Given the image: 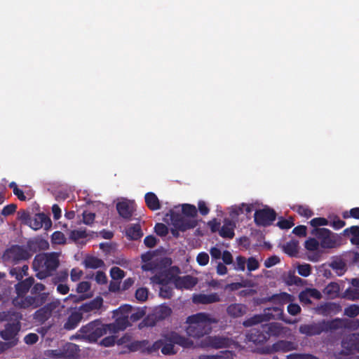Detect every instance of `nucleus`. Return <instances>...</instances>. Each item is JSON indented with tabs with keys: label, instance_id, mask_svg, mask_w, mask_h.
Segmentation results:
<instances>
[{
	"label": "nucleus",
	"instance_id": "37998d69",
	"mask_svg": "<svg viewBox=\"0 0 359 359\" xmlns=\"http://www.w3.org/2000/svg\"><path fill=\"white\" fill-rule=\"evenodd\" d=\"M344 315L349 318H355L359 315V306L351 304L344 309Z\"/></svg>",
	"mask_w": 359,
	"mask_h": 359
},
{
	"label": "nucleus",
	"instance_id": "69168bd1",
	"mask_svg": "<svg viewBox=\"0 0 359 359\" xmlns=\"http://www.w3.org/2000/svg\"><path fill=\"white\" fill-rule=\"evenodd\" d=\"M10 275L12 277H14L18 282L23 280L25 275H22V273L20 271L18 267H13L10 269L9 271Z\"/></svg>",
	"mask_w": 359,
	"mask_h": 359
},
{
	"label": "nucleus",
	"instance_id": "1a4fd4ad",
	"mask_svg": "<svg viewBox=\"0 0 359 359\" xmlns=\"http://www.w3.org/2000/svg\"><path fill=\"white\" fill-rule=\"evenodd\" d=\"M311 234L320 241L322 248L332 249L340 245L337 236L328 229H313Z\"/></svg>",
	"mask_w": 359,
	"mask_h": 359
},
{
	"label": "nucleus",
	"instance_id": "2eb2a0df",
	"mask_svg": "<svg viewBox=\"0 0 359 359\" xmlns=\"http://www.w3.org/2000/svg\"><path fill=\"white\" fill-rule=\"evenodd\" d=\"M45 290L46 286L43 284L41 283H34V285L31 287V294H29V297H35L37 298L38 296L43 295V299L41 300V302H39L38 303H36L35 304H34V305H31V309H38L39 307L42 306V305H43L46 302L49 296V293L44 292Z\"/></svg>",
	"mask_w": 359,
	"mask_h": 359
},
{
	"label": "nucleus",
	"instance_id": "cd10ccee",
	"mask_svg": "<svg viewBox=\"0 0 359 359\" xmlns=\"http://www.w3.org/2000/svg\"><path fill=\"white\" fill-rule=\"evenodd\" d=\"M319 313L323 316H328L332 313H337L341 310L339 304L334 302H327L318 306Z\"/></svg>",
	"mask_w": 359,
	"mask_h": 359
},
{
	"label": "nucleus",
	"instance_id": "a878e982",
	"mask_svg": "<svg viewBox=\"0 0 359 359\" xmlns=\"http://www.w3.org/2000/svg\"><path fill=\"white\" fill-rule=\"evenodd\" d=\"M247 312V306L243 304L234 303L226 308L227 314L233 318L244 316Z\"/></svg>",
	"mask_w": 359,
	"mask_h": 359
},
{
	"label": "nucleus",
	"instance_id": "e2e57ef3",
	"mask_svg": "<svg viewBox=\"0 0 359 359\" xmlns=\"http://www.w3.org/2000/svg\"><path fill=\"white\" fill-rule=\"evenodd\" d=\"M95 218V213L84 212L83 213V222L87 225H90L93 223Z\"/></svg>",
	"mask_w": 359,
	"mask_h": 359
},
{
	"label": "nucleus",
	"instance_id": "79ce46f5",
	"mask_svg": "<svg viewBox=\"0 0 359 359\" xmlns=\"http://www.w3.org/2000/svg\"><path fill=\"white\" fill-rule=\"evenodd\" d=\"M310 225L313 229H320V226L328 225L329 222L324 217H316L309 222Z\"/></svg>",
	"mask_w": 359,
	"mask_h": 359
},
{
	"label": "nucleus",
	"instance_id": "603ef678",
	"mask_svg": "<svg viewBox=\"0 0 359 359\" xmlns=\"http://www.w3.org/2000/svg\"><path fill=\"white\" fill-rule=\"evenodd\" d=\"M39 219L40 218L38 217V214H36L33 218H30L27 225H29L34 230L40 229L42 228V224L41 223V220Z\"/></svg>",
	"mask_w": 359,
	"mask_h": 359
},
{
	"label": "nucleus",
	"instance_id": "3c124183",
	"mask_svg": "<svg viewBox=\"0 0 359 359\" xmlns=\"http://www.w3.org/2000/svg\"><path fill=\"white\" fill-rule=\"evenodd\" d=\"M297 271L300 276L307 277L311 273V266L309 264H301L298 266Z\"/></svg>",
	"mask_w": 359,
	"mask_h": 359
},
{
	"label": "nucleus",
	"instance_id": "423d86ee",
	"mask_svg": "<svg viewBox=\"0 0 359 359\" xmlns=\"http://www.w3.org/2000/svg\"><path fill=\"white\" fill-rule=\"evenodd\" d=\"M166 216H170L171 224L173 226L170 232L173 237L176 238L180 237V231L184 232L195 228L198 225L197 219H188L182 216L180 212L173 210H170Z\"/></svg>",
	"mask_w": 359,
	"mask_h": 359
},
{
	"label": "nucleus",
	"instance_id": "c9c22d12",
	"mask_svg": "<svg viewBox=\"0 0 359 359\" xmlns=\"http://www.w3.org/2000/svg\"><path fill=\"white\" fill-rule=\"evenodd\" d=\"M285 283L287 285H302L303 280L299 276H296L294 272H290L285 278Z\"/></svg>",
	"mask_w": 359,
	"mask_h": 359
},
{
	"label": "nucleus",
	"instance_id": "7c9ffc66",
	"mask_svg": "<svg viewBox=\"0 0 359 359\" xmlns=\"http://www.w3.org/2000/svg\"><path fill=\"white\" fill-rule=\"evenodd\" d=\"M126 236L130 240L137 241L142 237L143 233L139 224L128 226L126 230Z\"/></svg>",
	"mask_w": 359,
	"mask_h": 359
},
{
	"label": "nucleus",
	"instance_id": "338daca9",
	"mask_svg": "<svg viewBox=\"0 0 359 359\" xmlns=\"http://www.w3.org/2000/svg\"><path fill=\"white\" fill-rule=\"evenodd\" d=\"M307 228L304 225H299L294 227L292 230V233L299 237H305L306 236Z\"/></svg>",
	"mask_w": 359,
	"mask_h": 359
},
{
	"label": "nucleus",
	"instance_id": "0eeeda50",
	"mask_svg": "<svg viewBox=\"0 0 359 359\" xmlns=\"http://www.w3.org/2000/svg\"><path fill=\"white\" fill-rule=\"evenodd\" d=\"M163 340L164 342L161 348V353L164 355H173L175 353L174 344L180 345L184 348H190L194 345L193 341L175 332L164 335Z\"/></svg>",
	"mask_w": 359,
	"mask_h": 359
},
{
	"label": "nucleus",
	"instance_id": "bb28decb",
	"mask_svg": "<svg viewBox=\"0 0 359 359\" xmlns=\"http://www.w3.org/2000/svg\"><path fill=\"white\" fill-rule=\"evenodd\" d=\"M83 318V315L78 309L72 311L64 324V328L67 330L74 329Z\"/></svg>",
	"mask_w": 359,
	"mask_h": 359
},
{
	"label": "nucleus",
	"instance_id": "f3484780",
	"mask_svg": "<svg viewBox=\"0 0 359 359\" xmlns=\"http://www.w3.org/2000/svg\"><path fill=\"white\" fill-rule=\"evenodd\" d=\"M332 331L341 328L357 330L359 327V320L357 319L349 320L346 318H334L331 320Z\"/></svg>",
	"mask_w": 359,
	"mask_h": 359
},
{
	"label": "nucleus",
	"instance_id": "a18cd8bd",
	"mask_svg": "<svg viewBox=\"0 0 359 359\" xmlns=\"http://www.w3.org/2000/svg\"><path fill=\"white\" fill-rule=\"evenodd\" d=\"M246 259L245 257L239 255L236 259V263L233 268L236 271H244L245 269Z\"/></svg>",
	"mask_w": 359,
	"mask_h": 359
},
{
	"label": "nucleus",
	"instance_id": "a19ab883",
	"mask_svg": "<svg viewBox=\"0 0 359 359\" xmlns=\"http://www.w3.org/2000/svg\"><path fill=\"white\" fill-rule=\"evenodd\" d=\"M209 344L216 348H222L225 344V339L219 337H208Z\"/></svg>",
	"mask_w": 359,
	"mask_h": 359
},
{
	"label": "nucleus",
	"instance_id": "c03bdc74",
	"mask_svg": "<svg viewBox=\"0 0 359 359\" xmlns=\"http://www.w3.org/2000/svg\"><path fill=\"white\" fill-rule=\"evenodd\" d=\"M110 276L114 280H120L125 276V272L119 267L114 266L110 270Z\"/></svg>",
	"mask_w": 359,
	"mask_h": 359
},
{
	"label": "nucleus",
	"instance_id": "bf43d9fd",
	"mask_svg": "<svg viewBox=\"0 0 359 359\" xmlns=\"http://www.w3.org/2000/svg\"><path fill=\"white\" fill-rule=\"evenodd\" d=\"M38 217L41 218L39 219L41 220V223L42 224V227L44 226V228L46 229H48L49 227L51 226L52 222H51L50 217H48L46 214H44V213H38Z\"/></svg>",
	"mask_w": 359,
	"mask_h": 359
},
{
	"label": "nucleus",
	"instance_id": "774afa93",
	"mask_svg": "<svg viewBox=\"0 0 359 359\" xmlns=\"http://www.w3.org/2000/svg\"><path fill=\"white\" fill-rule=\"evenodd\" d=\"M144 245L149 248H154L157 243V239L152 235L147 236L144 239Z\"/></svg>",
	"mask_w": 359,
	"mask_h": 359
},
{
	"label": "nucleus",
	"instance_id": "ddd939ff",
	"mask_svg": "<svg viewBox=\"0 0 359 359\" xmlns=\"http://www.w3.org/2000/svg\"><path fill=\"white\" fill-rule=\"evenodd\" d=\"M268 339V334L265 333L264 327L262 330L252 328L250 329L245 334V341L252 342L255 345H261L264 344Z\"/></svg>",
	"mask_w": 359,
	"mask_h": 359
},
{
	"label": "nucleus",
	"instance_id": "e433bc0d",
	"mask_svg": "<svg viewBox=\"0 0 359 359\" xmlns=\"http://www.w3.org/2000/svg\"><path fill=\"white\" fill-rule=\"evenodd\" d=\"M298 244L297 241L287 242L284 247L285 252L290 256H294L298 252Z\"/></svg>",
	"mask_w": 359,
	"mask_h": 359
},
{
	"label": "nucleus",
	"instance_id": "b1692460",
	"mask_svg": "<svg viewBox=\"0 0 359 359\" xmlns=\"http://www.w3.org/2000/svg\"><path fill=\"white\" fill-rule=\"evenodd\" d=\"M88 236L86 229H79L70 231L69 240L77 245H83L86 243L84 241Z\"/></svg>",
	"mask_w": 359,
	"mask_h": 359
},
{
	"label": "nucleus",
	"instance_id": "6e6552de",
	"mask_svg": "<svg viewBox=\"0 0 359 359\" xmlns=\"http://www.w3.org/2000/svg\"><path fill=\"white\" fill-rule=\"evenodd\" d=\"M32 256V253L27 247L13 245L5 251L3 258L6 262L17 264L21 261L28 260Z\"/></svg>",
	"mask_w": 359,
	"mask_h": 359
},
{
	"label": "nucleus",
	"instance_id": "de8ad7c7",
	"mask_svg": "<svg viewBox=\"0 0 359 359\" xmlns=\"http://www.w3.org/2000/svg\"><path fill=\"white\" fill-rule=\"evenodd\" d=\"M154 231L158 236L163 237L168 233L169 229L165 224L157 223L154 226Z\"/></svg>",
	"mask_w": 359,
	"mask_h": 359
},
{
	"label": "nucleus",
	"instance_id": "2f4dec72",
	"mask_svg": "<svg viewBox=\"0 0 359 359\" xmlns=\"http://www.w3.org/2000/svg\"><path fill=\"white\" fill-rule=\"evenodd\" d=\"M273 349L276 352H288L296 349V346L292 341L279 340L273 344Z\"/></svg>",
	"mask_w": 359,
	"mask_h": 359
},
{
	"label": "nucleus",
	"instance_id": "680f3d73",
	"mask_svg": "<svg viewBox=\"0 0 359 359\" xmlns=\"http://www.w3.org/2000/svg\"><path fill=\"white\" fill-rule=\"evenodd\" d=\"M197 262L201 266H205L209 262V255L206 252H200L196 257Z\"/></svg>",
	"mask_w": 359,
	"mask_h": 359
},
{
	"label": "nucleus",
	"instance_id": "0e129e2a",
	"mask_svg": "<svg viewBox=\"0 0 359 359\" xmlns=\"http://www.w3.org/2000/svg\"><path fill=\"white\" fill-rule=\"evenodd\" d=\"M90 283L88 281H82L79 283L76 287L78 293H84L88 292L90 289Z\"/></svg>",
	"mask_w": 359,
	"mask_h": 359
},
{
	"label": "nucleus",
	"instance_id": "72a5a7b5",
	"mask_svg": "<svg viewBox=\"0 0 359 359\" xmlns=\"http://www.w3.org/2000/svg\"><path fill=\"white\" fill-rule=\"evenodd\" d=\"M340 287L337 283H329L323 290V293L330 299H334L339 296Z\"/></svg>",
	"mask_w": 359,
	"mask_h": 359
},
{
	"label": "nucleus",
	"instance_id": "4468645a",
	"mask_svg": "<svg viewBox=\"0 0 359 359\" xmlns=\"http://www.w3.org/2000/svg\"><path fill=\"white\" fill-rule=\"evenodd\" d=\"M341 347L347 353L359 351V333H352L346 335L341 341Z\"/></svg>",
	"mask_w": 359,
	"mask_h": 359
},
{
	"label": "nucleus",
	"instance_id": "20e7f679",
	"mask_svg": "<svg viewBox=\"0 0 359 359\" xmlns=\"http://www.w3.org/2000/svg\"><path fill=\"white\" fill-rule=\"evenodd\" d=\"M1 319L8 323L5 325V328L0 331V337L6 341H15L17 345L18 342L17 336L21 327L22 314L14 310H10L2 313Z\"/></svg>",
	"mask_w": 359,
	"mask_h": 359
},
{
	"label": "nucleus",
	"instance_id": "412c9836",
	"mask_svg": "<svg viewBox=\"0 0 359 359\" xmlns=\"http://www.w3.org/2000/svg\"><path fill=\"white\" fill-rule=\"evenodd\" d=\"M220 300L219 295L216 292L210 294L200 293L194 294L192 297L193 302L197 304H210L219 302Z\"/></svg>",
	"mask_w": 359,
	"mask_h": 359
},
{
	"label": "nucleus",
	"instance_id": "f8f14e48",
	"mask_svg": "<svg viewBox=\"0 0 359 359\" xmlns=\"http://www.w3.org/2000/svg\"><path fill=\"white\" fill-rule=\"evenodd\" d=\"M276 213L271 208L257 210L254 215L255 222L258 226H267L276 220Z\"/></svg>",
	"mask_w": 359,
	"mask_h": 359
},
{
	"label": "nucleus",
	"instance_id": "864d4df0",
	"mask_svg": "<svg viewBox=\"0 0 359 359\" xmlns=\"http://www.w3.org/2000/svg\"><path fill=\"white\" fill-rule=\"evenodd\" d=\"M287 359H319L311 354L291 353L286 356Z\"/></svg>",
	"mask_w": 359,
	"mask_h": 359
},
{
	"label": "nucleus",
	"instance_id": "6e6d98bb",
	"mask_svg": "<svg viewBox=\"0 0 359 359\" xmlns=\"http://www.w3.org/2000/svg\"><path fill=\"white\" fill-rule=\"evenodd\" d=\"M247 269L249 271H255L259 267L258 261L253 257H250L246 261Z\"/></svg>",
	"mask_w": 359,
	"mask_h": 359
},
{
	"label": "nucleus",
	"instance_id": "8fccbe9b",
	"mask_svg": "<svg viewBox=\"0 0 359 359\" xmlns=\"http://www.w3.org/2000/svg\"><path fill=\"white\" fill-rule=\"evenodd\" d=\"M294 225L292 219H280L278 223L277 226L281 229H289L292 228Z\"/></svg>",
	"mask_w": 359,
	"mask_h": 359
},
{
	"label": "nucleus",
	"instance_id": "393cba45",
	"mask_svg": "<svg viewBox=\"0 0 359 359\" xmlns=\"http://www.w3.org/2000/svg\"><path fill=\"white\" fill-rule=\"evenodd\" d=\"M63 359H76L79 355V347L73 343H67L62 347Z\"/></svg>",
	"mask_w": 359,
	"mask_h": 359
},
{
	"label": "nucleus",
	"instance_id": "ea45409f",
	"mask_svg": "<svg viewBox=\"0 0 359 359\" xmlns=\"http://www.w3.org/2000/svg\"><path fill=\"white\" fill-rule=\"evenodd\" d=\"M319 246L320 243L316 238H309L304 243L305 248L309 251H316Z\"/></svg>",
	"mask_w": 359,
	"mask_h": 359
},
{
	"label": "nucleus",
	"instance_id": "58836bf2",
	"mask_svg": "<svg viewBox=\"0 0 359 359\" xmlns=\"http://www.w3.org/2000/svg\"><path fill=\"white\" fill-rule=\"evenodd\" d=\"M51 241L53 243L57 245H64L66 243V237L65 234L59 231H55L51 236Z\"/></svg>",
	"mask_w": 359,
	"mask_h": 359
},
{
	"label": "nucleus",
	"instance_id": "473e14b6",
	"mask_svg": "<svg viewBox=\"0 0 359 359\" xmlns=\"http://www.w3.org/2000/svg\"><path fill=\"white\" fill-rule=\"evenodd\" d=\"M198 210L194 205L184 203L182 205V213L180 215L188 219H196Z\"/></svg>",
	"mask_w": 359,
	"mask_h": 359
},
{
	"label": "nucleus",
	"instance_id": "f03ea898",
	"mask_svg": "<svg viewBox=\"0 0 359 359\" xmlns=\"http://www.w3.org/2000/svg\"><path fill=\"white\" fill-rule=\"evenodd\" d=\"M60 265L58 254L56 252L36 255L32 262V269L36 277L40 280L52 276Z\"/></svg>",
	"mask_w": 359,
	"mask_h": 359
},
{
	"label": "nucleus",
	"instance_id": "5701e85b",
	"mask_svg": "<svg viewBox=\"0 0 359 359\" xmlns=\"http://www.w3.org/2000/svg\"><path fill=\"white\" fill-rule=\"evenodd\" d=\"M235 228L236 224L234 222L229 219H225L222 226L219 231V234L224 238L232 239L235 236Z\"/></svg>",
	"mask_w": 359,
	"mask_h": 359
},
{
	"label": "nucleus",
	"instance_id": "a211bd4d",
	"mask_svg": "<svg viewBox=\"0 0 359 359\" xmlns=\"http://www.w3.org/2000/svg\"><path fill=\"white\" fill-rule=\"evenodd\" d=\"M128 318V315L117 317L114 323L106 325L107 332L116 333L124 330L130 325Z\"/></svg>",
	"mask_w": 359,
	"mask_h": 359
},
{
	"label": "nucleus",
	"instance_id": "9d476101",
	"mask_svg": "<svg viewBox=\"0 0 359 359\" xmlns=\"http://www.w3.org/2000/svg\"><path fill=\"white\" fill-rule=\"evenodd\" d=\"M331 325V320H322L316 323L302 324L299 327V332L307 337L320 335L323 332L332 331Z\"/></svg>",
	"mask_w": 359,
	"mask_h": 359
},
{
	"label": "nucleus",
	"instance_id": "dca6fc26",
	"mask_svg": "<svg viewBox=\"0 0 359 359\" xmlns=\"http://www.w3.org/2000/svg\"><path fill=\"white\" fill-rule=\"evenodd\" d=\"M173 283L177 289H192L197 283L196 278L187 275L184 276H173Z\"/></svg>",
	"mask_w": 359,
	"mask_h": 359
},
{
	"label": "nucleus",
	"instance_id": "aec40b11",
	"mask_svg": "<svg viewBox=\"0 0 359 359\" xmlns=\"http://www.w3.org/2000/svg\"><path fill=\"white\" fill-rule=\"evenodd\" d=\"M103 299L101 297H97L91 301L81 305L78 310L82 315L90 312L96 313L102 306Z\"/></svg>",
	"mask_w": 359,
	"mask_h": 359
},
{
	"label": "nucleus",
	"instance_id": "13d9d810",
	"mask_svg": "<svg viewBox=\"0 0 359 359\" xmlns=\"http://www.w3.org/2000/svg\"><path fill=\"white\" fill-rule=\"evenodd\" d=\"M29 212L25 210H20L18 212V219L25 224H28L30 219Z\"/></svg>",
	"mask_w": 359,
	"mask_h": 359
},
{
	"label": "nucleus",
	"instance_id": "5fc2aeb1",
	"mask_svg": "<svg viewBox=\"0 0 359 359\" xmlns=\"http://www.w3.org/2000/svg\"><path fill=\"white\" fill-rule=\"evenodd\" d=\"M163 342V338L156 341L152 345L147 347V352L149 353L157 352L160 348H162Z\"/></svg>",
	"mask_w": 359,
	"mask_h": 359
},
{
	"label": "nucleus",
	"instance_id": "c85d7f7f",
	"mask_svg": "<svg viewBox=\"0 0 359 359\" xmlns=\"http://www.w3.org/2000/svg\"><path fill=\"white\" fill-rule=\"evenodd\" d=\"M266 320L277 319L284 320L283 308L282 306L266 308L264 310Z\"/></svg>",
	"mask_w": 359,
	"mask_h": 359
},
{
	"label": "nucleus",
	"instance_id": "4c0bfd02",
	"mask_svg": "<svg viewBox=\"0 0 359 359\" xmlns=\"http://www.w3.org/2000/svg\"><path fill=\"white\" fill-rule=\"evenodd\" d=\"M343 297L348 300L355 301L359 299V289L348 287L344 293Z\"/></svg>",
	"mask_w": 359,
	"mask_h": 359
},
{
	"label": "nucleus",
	"instance_id": "9b49d317",
	"mask_svg": "<svg viewBox=\"0 0 359 359\" xmlns=\"http://www.w3.org/2000/svg\"><path fill=\"white\" fill-rule=\"evenodd\" d=\"M60 304L58 299L53 300L46 304L42 305L43 306L39 307L34 313V318L39 323L43 324L47 321L53 315L55 310H56Z\"/></svg>",
	"mask_w": 359,
	"mask_h": 359
},
{
	"label": "nucleus",
	"instance_id": "09e8293b",
	"mask_svg": "<svg viewBox=\"0 0 359 359\" xmlns=\"http://www.w3.org/2000/svg\"><path fill=\"white\" fill-rule=\"evenodd\" d=\"M135 297L140 302H144L148 298V290L145 287H140L135 292Z\"/></svg>",
	"mask_w": 359,
	"mask_h": 359
},
{
	"label": "nucleus",
	"instance_id": "39448f33",
	"mask_svg": "<svg viewBox=\"0 0 359 359\" xmlns=\"http://www.w3.org/2000/svg\"><path fill=\"white\" fill-rule=\"evenodd\" d=\"M107 333L106 325L96 320L82 326L76 333V337L89 342H96Z\"/></svg>",
	"mask_w": 359,
	"mask_h": 359
},
{
	"label": "nucleus",
	"instance_id": "f704fd0d",
	"mask_svg": "<svg viewBox=\"0 0 359 359\" xmlns=\"http://www.w3.org/2000/svg\"><path fill=\"white\" fill-rule=\"evenodd\" d=\"M85 266L86 268L98 269L104 265V262L95 257H89L85 259Z\"/></svg>",
	"mask_w": 359,
	"mask_h": 359
},
{
	"label": "nucleus",
	"instance_id": "49530a36",
	"mask_svg": "<svg viewBox=\"0 0 359 359\" xmlns=\"http://www.w3.org/2000/svg\"><path fill=\"white\" fill-rule=\"evenodd\" d=\"M297 212L299 215L306 218H310L314 214L312 210L305 205H299Z\"/></svg>",
	"mask_w": 359,
	"mask_h": 359
},
{
	"label": "nucleus",
	"instance_id": "7ed1b4c3",
	"mask_svg": "<svg viewBox=\"0 0 359 359\" xmlns=\"http://www.w3.org/2000/svg\"><path fill=\"white\" fill-rule=\"evenodd\" d=\"M34 282V277L29 276L15 285L14 287L17 295L13 298L12 302L15 307L27 309L30 308L31 305H34V304H35L39 302H41V300L43 299V295L38 296L37 298L27 295Z\"/></svg>",
	"mask_w": 359,
	"mask_h": 359
},
{
	"label": "nucleus",
	"instance_id": "c756f323",
	"mask_svg": "<svg viewBox=\"0 0 359 359\" xmlns=\"http://www.w3.org/2000/svg\"><path fill=\"white\" fill-rule=\"evenodd\" d=\"M144 201L147 208L152 210H158L161 208L160 201L153 192H148L144 196Z\"/></svg>",
	"mask_w": 359,
	"mask_h": 359
},
{
	"label": "nucleus",
	"instance_id": "6ab92c4d",
	"mask_svg": "<svg viewBox=\"0 0 359 359\" xmlns=\"http://www.w3.org/2000/svg\"><path fill=\"white\" fill-rule=\"evenodd\" d=\"M116 210L118 215L125 219H130L135 211L134 203L129 201L117 203Z\"/></svg>",
	"mask_w": 359,
	"mask_h": 359
},
{
	"label": "nucleus",
	"instance_id": "4d7b16f0",
	"mask_svg": "<svg viewBox=\"0 0 359 359\" xmlns=\"http://www.w3.org/2000/svg\"><path fill=\"white\" fill-rule=\"evenodd\" d=\"M264 321H269L266 320V316H265V312L264 311L263 314L261 315H255L250 319L248 320L250 325L258 324Z\"/></svg>",
	"mask_w": 359,
	"mask_h": 359
},
{
	"label": "nucleus",
	"instance_id": "4be33fe9",
	"mask_svg": "<svg viewBox=\"0 0 359 359\" xmlns=\"http://www.w3.org/2000/svg\"><path fill=\"white\" fill-rule=\"evenodd\" d=\"M153 282L161 285L160 294L164 298H170L172 296V289L168 286V280L161 276L155 275L152 278Z\"/></svg>",
	"mask_w": 359,
	"mask_h": 359
},
{
	"label": "nucleus",
	"instance_id": "f257e3e1",
	"mask_svg": "<svg viewBox=\"0 0 359 359\" xmlns=\"http://www.w3.org/2000/svg\"><path fill=\"white\" fill-rule=\"evenodd\" d=\"M188 324L187 334L191 337L199 339L210 333L212 324L217 323V320L206 313H198L187 318Z\"/></svg>",
	"mask_w": 359,
	"mask_h": 359
},
{
	"label": "nucleus",
	"instance_id": "052dcab7",
	"mask_svg": "<svg viewBox=\"0 0 359 359\" xmlns=\"http://www.w3.org/2000/svg\"><path fill=\"white\" fill-rule=\"evenodd\" d=\"M17 209V205L14 203H11L6 205L1 210V215L4 216H8L13 214Z\"/></svg>",
	"mask_w": 359,
	"mask_h": 359
}]
</instances>
